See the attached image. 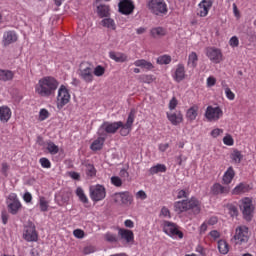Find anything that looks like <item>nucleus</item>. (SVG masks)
Wrapping results in <instances>:
<instances>
[{"mask_svg":"<svg viewBox=\"0 0 256 256\" xmlns=\"http://www.w3.org/2000/svg\"><path fill=\"white\" fill-rule=\"evenodd\" d=\"M97 15H99L101 18L109 17V6L103 4L99 5L97 7Z\"/></svg>","mask_w":256,"mask_h":256,"instance_id":"38","label":"nucleus"},{"mask_svg":"<svg viewBox=\"0 0 256 256\" xmlns=\"http://www.w3.org/2000/svg\"><path fill=\"white\" fill-rule=\"evenodd\" d=\"M70 199H71V192L64 191L61 194V199L58 202V205H60V207H63V205H67V203H69Z\"/></svg>","mask_w":256,"mask_h":256,"instance_id":"40","label":"nucleus"},{"mask_svg":"<svg viewBox=\"0 0 256 256\" xmlns=\"http://www.w3.org/2000/svg\"><path fill=\"white\" fill-rule=\"evenodd\" d=\"M148 9L154 15H165L168 11L165 0H150L148 2Z\"/></svg>","mask_w":256,"mask_h":256,"instance_id":"9","label":"nucleus"},{"mask_svg":"<svg viewBox=\"0 0 256 256\" xmlns=\"http://www.w3.org/2000/svg\"><path fill=\"white\" fill-rule=\"evenodd\" d=\"M123 127V122H104L100 129H121Z\"/></svg>","mask_w":256,"mask_h":256,"instance_id":"35","label":"nucleus"},{"mask_svg":"<svg viewBox=\"0 0 256 256\" xmlns=\"http://www.w3.org/2000/svg\"><path fill=\"white\" fill-rule=\"evenodd\" d=\"M150 35L154 39H161V37H165V35H167V29L163 27H154L150 30Z\"/></svg>","mask_w":256,"mask_h":256,"instance_id":"28","label":"nucleus"},{"mask_svg":"<svg viewBox=\"0 0 256 256\" xmlns=\"http://www.w3.org/2000/svg\"><path fill=\"white\" fill-rule=\"evenodd\" d=\"M111 183L114 185V187H121V185H123V180H121L118 176H112Z\"/></svg>","mask_w":256,"mask_h":256,"instance_id":"52","label":"nucleus"},{"mask_svg":"<svg viewBox=\"0 0 256 256\" xmlns=\"http://www.w3.org/2000/svg\"><path fill=\"white\" fill-rule=\"evenodd\" d=\"M177 105H179V101L177 100L176 97H173L168 104V108L170 109V111H175V109H177Z\"/></svg>","mask_w":256,"mask_h":256,"instance_id":"51","label":"nucleus"},{"mask_svg":"<svg viewBox=\"0 0 256 256\" xmlns=\"http://www.w3.org/2000/svg\"><path fill=\"white\" fill-rule=\"evenodd\" d=\"M136 199H141V201H145V199H147V193H145V191L143 190H139L136 193Z\"/></svg>","mask_w":256,"mask_h":256,"instance_id":"63","label":"nucleus"},{"mask_svg":"<svg viewBox=\"0 0 256 256\" xmlns=\"http://www.w3.org/2000/svg\"><path fill=\"white\" fill-rule=\"evenodd\" d=\"M176 199H189V190H178Z\"/></svg>","mask_w":256,"mask_h":256,"instance_id":"50","label":"nucleus"},{"mask_svg":"<svg viewBox=\"0 0 256 256\" xmlns=\"http://www.w3.org/2000/svg\"><path fill=\"white\" fill-rule=\"evenodd\" d=\"M102 25H103V27H107V29H112V31H115V29H116L115 20H113L111 18L103 19Z\"/></svg>","mask_w":256,"mask_h":256,"instance_id":"43","label":"nucleus"},{"mask_svg":"<svg viewBox=\"0 0 256 256\" xmlns=\"http://www.w3.org/2000/svg\"><path fill=\"white\" fill-rule=\"evenodd\" d=\"M233 179H235V169L230 166L222 177V183L224 185H231Z\"/></svg>","mask_w":256,"mask_h":256,"instance_id":"23","label":"nucleus"},{"mask_svg":"<svg viewBox=\"0 0 256 256\" xmlns=\"http://www.w3.org/2000/svg\"><path fill=\"white\" fill-rule=\"evenodd\" d=\"M212 195H229L231 188L223 186L221 183H214L210 189Z\"/></svg>","mask_w":256,"mask_h":256,"instance_id":"18","label":"nucleus"},{"mask_svg":"<svg viewBox=\"0 0 256 256\" xmlns=\"http://www.w3.org/2000/svg\"><path fill=\"white\" fill-rule=\"evenodd\" d=\"M228 211L231 217H237L239 215V210L237 209V206L235 205H229L228 206Z\"/></svg>","mask_w":256,"mask_h":256,"instance_id":"54","label":"nucleus"},{"mask_svg":"<svg viewBox=\"0 0 256 256\" xmlns=\"http://www.w3.org/2000/svg\"><path fill=\"white\" fill-rule=\"evenodd\" d=\"M39 207L42 213H47V211H49V201L43 196L39 198Z\"/></svg>","mask_w":256,"mask_h":256,"instance_id":"41","label":"nucleus"},{"mask_svg":"<svg viewBox=\"0 0 256 256\" xmlns=\"http://www.w3.org/2000/svg\"><path fill=\"white\" fill-rule=\"evenodd\" d=\"M250 237L251 233L249 232V227L241 225L236 227L232 241H234V245H247Z\"/></svg>","mask_w":256,"mask_h":256,"instance_id":"5","label":"nucleus"},{"mask_svg":"<svg viewBox=\"0 0 256 256\" xmlns=\"http://www.w3.org/2000/svg\"><path fill=\"white\" fill-rule=\"evenodd\" d=\"M45 148H46V151H48V153L50 155H57V153H59V146H57L51 140L46 141Z\"/></svg>","mask_w":256,"mask_h":256,"instance_id":"33","label":"nucleus"},{"mask_svg":"<svg viewBox=\"0 0 256 256\" xmlns=\"http://www.w3.org/2000/svg\"><path fill=\"white\" fill-rule=\"evenodd\" d=\"M11 115H13V112L11 111V108L7 105L0 106V121L1 123H8L9 119H11Z\"/></svg>","mask_w":256,"mask_h":256,"instance_id":"22","label":"nucleus"},{"mask_svg":"<svg viewBox=\"0 0 256 256\" xmlns=\"http://www.w3.org/2000/svg\"><path fill=\"white\" fill-rule=\"evenodd\" d=\"M93 75L95 77H103L105 75V67L98 65L93 70Z\"/></svg>","mask_w":256,"mask_h":256,"instance_id":"46","label":"nucleus"},{"mask_svg":"<svg viewBox=\"0 0 256 256\" xmlns=\"http://www.w3.org/2000/svg\"><path fill=\"white\" fill-rule=\"evenodd\" d=\"M1 219H2V223L3 225H7L8 221H9V213H7V211H2L1 212Z\"/></svg>","mask_w":256,"mask_h":256,"instance_id":"62","label":"nucleus"},{"mask_svg":"<svg viewBox=\"0 0 256 256\" xmlns=\"http://www.w3.org/2000/svg\"><path fill=\"white\" fill-rule=\"evenodd\" d=\"M160 215H162L163 217H167L168 219H171V211H169V208L165 206L162 207Z\"/></svg>","mask_w":256,"mask_h":256,"instance_id":"57","label":"nucleus"},{"mask_svg":"<svg viewBox=\"0 0 256 256\" xmlns=\"http://www.w3.org/2000/svg\"><path fill=\"white\" fill-rule=\"evenodd\" d=\"M76 195L79 198V201H81V203H84V205H87V203H89V198L85 194V191L83 190V188L78 187L76 189Z\"/></svg>","mask_w":256,"mask_h":256,"instance_id":"36","label":"nucleus"},{"mask_svg":"<svg viewBox=\"0 0 256 256\" xmlns=\"http://www.w3.org/2000/svg\"><path fill=\"white\" fill-rule=\"evenodd\" d=\"M134 65L135 67H141V69H145L146 71H151V69H153V63L145 59L136 60Z\"/></svg>","mask_w":256,"mask_h":256,"instance_id":"32","label":"nucleus"},{"mask_svg":"<svg viewBox=\"0 0 256 256\" xmlns=\"http://www.w3.org/2000/svg\"><path fill=\"white\" fill-rule=\"evenodd\" d=\"M13 77H15V73L11 70H1L0 69V81H13Z\"/></svg>","mask_w":256,"mask_h":256,"instance_id":"31","label":"nucleus"},{"mask_svg":"<svg viewBox=\"0 0 256 256\" xmlns=\"http://www.w3.org/2000/svg\"><path fill=\"white\" fill-rule=\"evenodd\" d=\"M240 211H242L243 219L245 221H252L255 213V205H253V198L244 197L239 201Z\"/></svg>","mask_w":256,"mask_h":256,"instance_id":"3","label":"nucleus"},{"mask_svg":"<svg viewBox=\"0 0 256 256\" xmlns=\"http://www.w3.org/2000/svg\"><path fill=\"white\" fill-rule=\"evenodd\" d=\"M71 101V93L65 85H60L57 92V109H63Z\"/></svg>","mask_w":256,"mask_h":256,"instance_id":"8","label":"nucleus"},{"mask_svg":"<svg viewBox=\"0 0 256 256\" xmlns=\"http://www.w3.org/2000/svg\"><path fill=\"white\" fill-rule=\"evenodd\" d=\"M23 200L25 201V203H31L33 201V195H31L30 192H26L23 195Z\"/></svg>","mask_w":256,"mask_h":256,"instance_id":"64","label":"nucleus"},{"mask_svg":"<svg viewBox=\"0 0 256 256\" xmlns=\"http://www.w3.org/2000/svg\"><path fill=\"white\" fill-rule=\"evenodd\" d=\"M174 211L178 215L187 213V211H192L194 215H199L201 213V201L195 196H192L190 199L176 201L174 203Z\"/></svg>","mask_w":256,"mask_h":256,"instance_id":"2","label":"nucleus"},{"mask_svg":"<svg viewBox=\"0 0 256 256\" xmlns=\"http://www.w3.org/2000/svg\"><path fill=\"white\" fill-rule=\"evenodd\" d=\"M211 7H213V0H202L198 4V17H207V15H209V11H211Z\"/></svg>","mask_w":256,"mask_h":256,"instance_id":"16","label":"nucleus"},{"mask_svg":"<svg viewBox=\"0 0 256 256\" xmlns=\"http://www.w3.org/2000/svg\"><path fill=\"white\" fill-rule=\"evenodd\" d=\"M222 87L224 89V93H225L228 101H235V93L233 91H231V88H229V86H227V84H222Z\"/></svg>","mask_w":256,"mask_h":256,"instance_id":"42","label":"nucleus"},{"mask_svg":"<svg viewBox=\"0 0 256 256\" xmlns=\"http://www.w3.org/2000/svg\"><path fill=\"white\" fill-rule=\"evenodd\" d=\"M115 203H122V205H128L133 201V197L129 195V192H120L114 195Z\"/></svg>","mask_w":256,"mask_h":256,"instance_id":"19","label":"nucleus"},{"mask_svg":"<svg viewBox=\"0 0 256 256\" xmlns=\"http://www.w3.org/2000/svg\"><path fill=\"white\" fill-rule=\"evenodd\" d=\"M86 175L88 177H95L97 175V170H95V166L93 164H88L86 167Z\"/></svg>","mask_w":256,"mask_h":256,"instance_id":"49","label":"nucleus"},{"mask_svg":"<svg viewBox=\"0 0 256 256\" xmlns=\"http://www.w3.org/2000/svg\"><path fill=\"white\" fill-rule=\"evenodd\" d=\"M117 133V129H100L98 130L99 137L95 139L90 145L91 151H101L103 149V145H105V140L109 135H115Z\"/></svg>","mask_w":256,"mask_h":256,"instance_id":"4","label":"nucleus"},{"mask_svg":"<svg viewBox=\"0 0 256 256\" xmlns=\"http://www.w3.org/2000/svg\"><path fill=\"white\" fill-rule=\"evenodd\" d=\"M17 42V33L15 31H7L3 34V44L5 46Z\"/></svg>","mask_w":256,"mask_h":256,"instance_id":"24","label":"nucleus"},{"mask_svg":"<svg viewBox=\"0 0 256 256\" xmlns=\"http://www.w3.org/2000/svg\"><path fill=\"white\" fill-rule=\"evenodd\" d=\"M134 121H135V110H131L126 121V127L128 129L133 127Z\"/></svg>","mask_w":256,"mask_h":256,"instance_id":"47","label":"nucleus"},{"mask_svg":"<svg viewBox=\"0 0 256 256\" xmlns=\"http://www.w3.org/2000/svg\"><path fill=\"white\" fill-rule=\"evenodd\" d=\"M205 222L210 226L217 225V223H219V218H217V216H212L205 220Z\"/></svg>","mask_w":256,"mask_h":256,"instance_id":"60","label":"nucleus"},{"mask_svg":"<svg viewBox=\"0 0 256 256\" xmlns=\"http://www.w3.org/2000/svg\"><path fill=\"white\" fill-rule=\"evenodd\" d=\"M249 191H251V186H249V184L240 183L232 190V194L243 195V193H249Z\"/></svg>","mask_w":256,"mask_h":256,"instance_id":"27","label":"nucleus"},{"mask_svg":"<svg viewBox=\"0 0 256 256\" xmlns=\"http://www.w3.org/2000/svg\"><path fill=\"white\" fill-rule=\"evenodd\" d=\"M104 239L107 241V243H118L119 236L117 234H114L113 232H106L104 234Z\"/></svg>","mask_w":256,"mask_h":256,"instance_id":"39","label":"nucleus"},{"mask_svg":"<svg viewBox=\"0 0 256 256\" xmlns=\"http://www.w3.org/2000/svg\"><path fill=\"white\" fill-rule=\"evenodd\" d=\"M107 197V190L105 186L101 184H97L95 186L90 187V199L94 203H99V201H103Z\"/></svg>","mask_w":256,"mask_h":256,"instance_id":"10","label":"nucleus"},{"mask_svg":"<svg viewBox=\"0 0 256 256\" xmlns=\"http://www.w3.org/2000/svg\"><path fill=\"white\" fill-rule=\"evenodd\" d=\"M167 172V166L165 164H157L155 166H152L149 170L150 175H157V173H166Z\"/></svg>","mask_w":256,"mask_h":256,"instance_id":"34","label":"nucleus"},{"mask_svg":"<svg viewBox=\"0 0 256 256\" xmlns=\"http://www.w3.org/2000/svg\"><path fill=\"white\" fill-rule=\"evenodd\" d=\"M142 81L143 83H153V81H155V77H153V75H143L142 76Z\"/></svg>","mask_w":256,"mask_h":256,"instance_id":"61","label":"nucleus"},{"mask_svg":"<svg viewBox=\"0 0 256 256\" xmlns=\"http://www.w3.org/2000/svg\"><path fill=\"white\" fill-rule=\"evenodd\" d=\"M218 251L222 255H227L229 253V244L225 240L218 241Z\"/></svg>","mask_w":256,"mask_h":256,"instance_id":"37","label":"nucleus"},{"mask_svg":"<svg viewBox=\"0 0 256 256\" xmlns=\"http://www.w3.org/2000/svg\"><path fill=\"white\" fill-rule=\"evenodd\" d=\"M59 89V80L53 76H44L35 85V93L39 97H51Z\"/></svg>","mask_w":256,"mask_h":256,"instance_id":"1","label":"nucleus"},{"mask_svg":"<svg viewBox=\"0 0 256 256\" xmlns=\"http://www.w3.org/2000/svg\"><path fill=\"white\" fill-rule=\"evenodd\" d=\"M73 235L74 237H76V239H83V237H85V231L81 229H76L73 231Z\"/></svg>","mask_w":256,"mask_h":256,"instance_id":"58","label":"nucleus"},{"mask_svg":"<svg viewBox=\"0 0 256 256\" xmlns=\"http://www.w3.org/2000/svg\"><path fill=\"white\" fill-rule=\"evenodd\" d=\"M230 159L231 163H234V165H239V163L243 161V153L238 149H233L230 153Z\"/></svg>","mask_w":256,"mask_h":256,"instance_id":"29","label":"nucleus"},{"mask_svg":"<svg viewBox=\"0 0 256 256\" xmlns=\"http://www.w3.org/2000/svg\"><path fill=\"white\" fill-rule=\"evenodd\" d=\"M206 57H208L211 63L218 65L223 61V51L220 48L211 46L206 48Z\"/></svg>","mask_w":256,"mask_h":256,"instance_id":"13","label":"nucleus"},{"mask_svg":"<svg viewBox=\"0 0 256 256\" xmlns=\"http://www.w3.org/2000/svg\"><path fill=\"white\" fill-rule=\"evenodd\" d=\"M198 63H199V56L197 55L196 52H191L188 55V61H187L188 67H190L191 69H195Z\"/></svg>","mask_w":256,"mask_h":256,"instance_id":"30","label":"nucleus"},{"mask_svg":"<svg viewBox=\"0 0 256 256\" xmlns=\"http://www.w3.org/2000/svg\"><path fill=\"white\" fill-rule=\"evenodd\" d=\"M78 75L84 83H91L92 81H95V76L93 75V68L91 66H85V64H82L80 66Z\"/></svg>","mask_w":256,"mask_h":256,"instance_id":"14","label":"nucleus"},{"mask_svg":"<svg viewBox=\"0 0 256 256\" xmlns=\"http://www.w3.org/2000/svg\"><path fill=\"white\" fill-rule=\"evenodd\" d=\"M23 238L28 243L38 241L39 234H37V230L35 229V225H29L24 228Z\"/></svg>","mask_w":256,"mask_h":256,"instance_id":"15","label":"nucleus"},{"mask_svg":"<svg viewBox=\"0 0 256 256\" xmlns=\"http://www.w3.org/2000/svg\"><path fill=\"white\" fill-rule=\"evenodd\" d=\"M118 241H121L124 245H133L135 243V234L130 229L117 228Z\"/></svg>","mask_w":256,"mask_h":256,"instance_id":"12","label":"nucleus"},{"mask_svg":"<svg viewBox=\"0 0 256 256\" xmlns=\"http://www.w3.org/2000/svg\"><path fill=\"white\" fill-rule=\"evenodd\" d=\"M216 84H217V78H215V76H209L206 79L207 87H215Z\"/></svg>","mask_w":256,"mask_h":256,"instance_id":"56","label":"nucleus"},{"mask_svg":"<svg viewBox=\"0 0 256 256\" xmlns=\"http://www.w3.org/2000/svg\"><path fill=\"white\" fill-rule=\"evenodd\" d=\"M39 163L43 169H51V161L49 158L42 157L39 159Z\"/></svg>","mask_w":256,"mask_h":256,"instance_id":"48","label":"nucleus"},{"mask_svg":"<svg viewBox=\"0 0 256 256\" xmlns=\"http://www.w3.org/2000/svg\"><path fill=\"white\" fill-rule=\"evenodd\" d=\"M171 63V56L162 55L157 58L158 65H169Z\"/></svg>","mask_w":256,"mask_h":256,"instance_id":"45","label":"nucleus"},{"mask_svg":"<svg viewBox=\"0 0 256 256\" xmlns=\"http://www.w3.org/2000/svg\"><path fill=\"white\" fill-rule=\"evenodd\" d=\"M49 117H51V113L49 112V110H47L45 108L40 109L39 114H38L39 121H45V120L49 119Z\"/></svg>","mask_w":256,"mask_h":256,"instance_id":"44","label":"nucleus"},{"mask_svg":"<svg viewBox=\"0 0 256 256\" xmlns=\"http://www.w3.org/2000/svg\"><path fill=\"white\" fill-rule=\"evenodd\" d=\"M185 77H187L185 74V66L183 64H178L173 74L174 81H176V83H181Z\"/></svg>","mask_w":256,"mask_h":256,"instance_id":"21","label":"nucleus"},{"mask_svg":"<svg viewBox=\"0 0 256 256\" xmlns=\"http://www.w3.org/2000/svg\"><path fill=\"white\" fill-rule=\"evenodd\" d=\"M167 119L172 123V125H181V122L183 121V113L181 111L176 112H167Z\"/></svg>","mask_w":256,"mask_h":256,"instance_id":"20","label":"nucleus"},{"mask_svg":"<svg viewBox=\"0 0 256 256\" xmlns=\"http://www.w3.org/2000/svg\"><path fill=\"white\" fill-rule=\"evenodd\" d=\"M224 145H227L228 147H232L234 145L235 141L233 140V137L231 135H226L223 138Z\"/></svg>","mask_w":256,"mask_h":256,"instance_id":"53","label":"nucleus"},{"mask_svg":"<svg viewBox=\"0 0 256 256\" xmlns=\"http://www.w3.org/2000/svg\"><path fill=\"white\" fill-rule=\"evenodd\" d=\"M204 117L207 119V121H210V123H215L223 117V108H221L219 105L207 106Z\"/></svg>","mask_w":256,"mask_h":256,"instance_id":"7","label":"nucleus"},{"mask_svg":"<svg viewBox=\"0 0 256 256\" xmlns=\"http://www.w3.org/2000/svg\"><path fill=\"white\" fill-rule=\"evenodd\" d=\"M109 57L112 59V61H115L116 63H125L127 61V56L123 52H115L111 51L109 52Z\"/></svg>","mask_w":256,"mask_h":256,"instance_id":"26","label":"nucleus"},{"mask_svg":"<svg viewBox=\"0 0 256 256\" xmlns=\"http://www.w3.org/2000/svg\"><path fill=\"white\" fill-rule=\"evenodd\" d=\"M229 45L233 49H235L236 47H239V38L237 36H232L229 40Z\"/></svg>","mask_w":256,"mask_h":256,"instance_id":"55","label":"nucleus"},{"mask_svg":"<svg viewBox=\"0 0 256 256\" xmlns=\"http://www.w3.org/2000/svg\"><path fill=\"white\" fill-rule=\"evenodd\" d=\"M199 116V106L193 105L186 111L187 121L193 122Z\"/></svg>","mask_w":256,"mask_h":256,"instance_id":"25","label":"nucleus"},{"mask_svg":"<svg viewBox=\"0 0 256 256\" xmlns=\"http://www.w3.org/2000/svg\"><path fill=\"white\" fill-rule=\"evenodd\" d=\"M163 231L173 239H183L184 237L183 232L179 230V226L170 221H164Z\"/></svg>","mask_w":256,"mask_h":256,"instance_id":"11","label":"nucleus"},{"mask_svg":"<svg viewBox=\"0 0 256 256\" xmlns=\"http://www.w3.org/2000/svg\"><path fill=\"white\" fill-rule=\"evenodd\" d=\"M118 7L120 13H123V15H131V13H133V9H135V5H133L131 0L120 1Z\"/></svg>","mask_w":256,"mask_h":256,"instance_id":"17","label":"nucleus"},{"mask_svg":"<svg viewBox=\"0 0 256 256\" xmlns=\"http://www.w3.org/2000/svg\"><path fill=\"white\" fill-rule=\"evenodd\" d=\"M6 204L10 215H18L19 211L23 209V204L16 193H10L8 195Z\"/></svg>","mask_w":256,"mask_h":256,"instance_id":"6","label":"nucleus"},{"mask_svg":"<svg viewBox=\"0 0 256 256\" xmlns=\"http://www.w3.org/2000/svg\"><path fill=\"white\" fill-rule=\"evenodd\" d=\"M96 251L97 249L95 248V246H86L83 249L84 255H91V253H95Z\"/></svg>","mask_w":256,"mask_h":256,"instance_id":"59","label":"nucleus"}]
</instances>
